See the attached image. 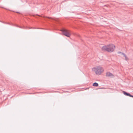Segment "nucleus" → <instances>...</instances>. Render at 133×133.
<instances>
[{
	"label": "nucleus",
	"mask_w": 133,
	"mask_h": 133,
	"mask_svg": "<svg viewBox=\"0 0 133 133\" xmlns=\"http://www.w3.org/2000/svg\"><path fill=\"white\" fill-rule=\"evenodd\" d=\"M115 48V46L113 44L105 45L102 47L101 49L103 51H106L109 52H113Z\"/></svg>",
	"instance_id": "1"
},
{
	"label": "nucleus",
	"mask_w": 133,
	"mask_h": 133,
	"mask_svg": "<svg viewBox=\"0 0 133 133\" xmlns=\"http://www.w3.org/2000/svg\"><path fill=\"white\" fill-rule=\"evenodd\" d=\"M92 70L97 75H101L104 71L103 68L100 66H96L92 68Z\"/></svg>",
	"instance_id": "2"
},
{
	"label": "nucleus",
	"mask_w": 133,
	"mask_h": 133,
	"mask_svg": "<svg viewBox=\"0 0 133 133\" xmlns=\"http://www.w3.org/2000/svg\"><path fill=\"white\" fill-rule=\"evenodd\" d=\"M61 31L62 32L63 35L68 37H70L71 34L70 31L65 29H62L61 30Z\"/></svg>",
	"instance_id": "3"
},
{
	"label": "nucleus",
	"mask_w": 133,
	"mask_h": 133,
	"mask_svg": "<svg viewBox=\"0 0 133 133\" xmlns=\"http://www.w3.org/2000/svg\"><path fill=\"white\" fill-rule=\"evenodd\" d=\"M106 76L111 78H113L114 77V76L112 73L109 72H106Z\"/></svg>",
	"instance_id": "4"
},
{
	"label": "nucleus",
	"mask_w": 133,
	"mask_h": 133,
	"mask_svg": "<svg viewBox=\"0 0 133 133\" xmlns=\"http://www.w3.org/2000/svg\"><path fill=\"white\" fill-rule=\"evenodd\" d=\"M118 54H120L121 55H123L124 56V57H125V60H126L127 61H128L129 60L128 58V57H127L126 55L124 54L123 53L121 52H118Z\"/></svg>",
	"instance_id": "5"
},
{
	"label": "nucleus",
	"mask_w": 133,
	"mask_h": 133,
	"mask_svg": "<svg viewBox=\"0 0 133 133\" xmlns=\"http://www.w3.org/2000/svg\"><path fill=\"white\" fill-rule=\"evenodd\" d=\"M123 94L126 96H129L130 97H133V96H132L129 93H128L125 92L124 91H123Z\"/></svg>",
	"instance_id": "6"
},
{
	"label": "nucleus",
	"mask_w": 133,
	"mask_h": 133,
	"mask_svg": "<svg viewBox=\"0 0 133 133\" xmlns=\"http://www.w3.org/2000/svg\"><path fill=\"white\" fill-rule=\"evenodd\" d=\"M93 86L95 87H97L98 85V83L95 82L93 83Z\"/></svg>",
	"instance_id": "7"
},
{
	"label": "nucleus",
	"mask_w": 133,
	"mask_h": 133,
	"mask_svg": "<svg viewBox=\"0 0 133 133\" xmlns=\"http://www.w3.org/2000/svg\"><path fill=\"white\" fill-rule=\"evenodd\" d=\"M48 17V18H49V19H51V17Z\"/></svg>",
	"instance_id": "8"
}]
</instances>
